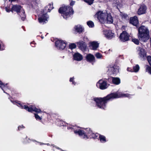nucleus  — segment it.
Listing matches in <instances>:
<instances>
[{"instance_id":"12","label":"nucleus","mask_w":151,"mask_h":151,"mask_svg":"<svg viewBox=\"0 0 151 151\" xmlns=\"http://www.w3.org/2000/svg\"><path fill=\"white\" fill-rule=\"evenodd\" d=\"M137 49L139 58L141 59H145L146 57V52L144 49L139 47L137 48Z\"/></svg>"},{"instance_id":"29","label":"nucleus","mask_w":151,"mask_h":151,"mask_svg":"<svg viewBox=\"0 0 151 151\" xmlns=\"http://www.w3.org/2000/svg\"><path fill=\"white\" fill-rule=\"evenodd\" d=\"M146 71L147 72L151 75V67L148 65H146L145 66Z\"/></svg>"},{"instance_id":"44","label":"nucleus","mask_w":151,"mask_h":151,"mask_svg":"<svg viewBox=\"0 0 151 151\" xmlns=\"http://www.w3.org/2000/svg\"><path fill=\"white\" fill-rule=\"evenodd\" d=\"M20 128H24V126H23V125H22L21 126H19L18 127V130H19Z\"/></svg>"},{"instance_id":"8","label":"nucleus","mask_w":151,"mask_h":151,"mask_svg":"<svg viewBox=\"0 0 151 151\" xmlns=\"http://www.w3.org/2000/svg\"><path fill=\"white\" fill-rule=\"evenodd\" d=\"M80 128V127H77L76 125V126L71 125L70 127H68V129H73L75 133L78 134L79 136H81L83 135L85 136L84 131L79 129Z\"/></svg>"},{"instance_id":"33","label":"nucleus","mask_w":151,"mask_h":151,"mask_svg":"<svg viewBox=\"0 0 151 151\" xmlns=\"http://www.w3.org/2000/svg\"><path fill=\"white\" fill-rule=\"evenodd\" d=\"M76 47V45L74 43H72L69 45V48L71 50L74 49Z\"/></svg>"},{"instance_id":"43","label":"nucleus","mask_w":151,"mask_h":151,"mask_svg":"<svg viewBox=\"0 0 151 151\" xmlns=\"http://www.w3.org/2000/svg\"><path fill=\"white\" fill-rule=\"evenodd\" d=\"M75 3V1H72L70 3V5L71 6H73L74 5Z\"/></svg>"},{"instance_id":"6","label":"nucleus","mask_w":151,"mask_h":151,"mask_svg":"<svg viewBox=\"0 0 151 151\" xmlns=\"http://www.w3.org/2000/svg\"><path fill=\"white\" fill-rule=\"evenodd\" d=\"M107 14L106 12L99 11L96 13L94 17H97L101 23H104L106 22V17Z\"/></svg>"},{"instance_id":"7","label":"nucleus","mask_w":151,"mask_h":151,"mask_svg":"<svg viewBox=\"0 0 151 151\" xmlns=\"http://www.w3.org/2000/svg\"><path fill=\"white\" fill-rule=\"evenodd\" d=\"M108 71L107 72L110 75L112 74H116L119 72V66L114 65H109L107 67Z\"/></svg>"},{"instance_id":"49","label":"nucleus","mask_w":151,"mask_h":151,"mask_svg":"<svg viewBox=\"0 0 151 151\" xmlns=\"http://www.w3.org/2000/svg\"><path fill=\"white\" fill-rule=\"evenodd\" d=\"M47 145H49V144H47Z\"/></svg>"},{"instance_id":"28","label":"nucleus","mask_w":151,"mask_h":151,"mask_svg":"<svg viewBox=\"0 0 151 151\" xmlns=\"http://www.w3.org/2000/svg\"><path fill=\"white\" fill-rule=\"evenodd\" d=\"M48 8V12H50V11L53 8V4H49L48 6L45 7V10Z\"/></svg>"},{"instance_id":"13","label":"nucleus","mask_w":151,"mask_h":151,"mask_svg":"<svg viewBox=\"0 0 151 151\" xmlns=\"http://www.w3.org/2000/svg\"><path fill=\"white\" fill-rule=\"evenodd\" d=\"M129 35L126 31H123L120 35L119 38L120 40L123 42L128 40Z\"/></svg>"},{"instance_id":"22","label":"nucleus","mask_w":151,"mask_h":151,"mask_svg":"<svg viewBox=\"0 0 151 151\" xmlns=\"http://www.w3.org/2000/svg\"><path fill=\"white\" fill-rule=\"evenodd\" d=\"M77 45L79 49L83 51H85V43L83 41L77 42Z\"/></svg>"},{"instance_id":"5","label":"nucleus","mask_w":151,"mask_h":151,"mask_svg":"<svg viewBox=\"0 0 151 151\" xmlns=\"http://www.w3.org/2000/svg\"><path fill=\"white\" fill-rule=\"evenodd\" d=\"M11 101L14 104H17L19 107H20L22 109H24L28 111L29 112H32L35 111L37 113H40L41 111V110L40 109H37L34 106H32L30 107H28L27 105H23L20 103H18L15 101H12L11 100Z\"/></svg>"},{"instance_id":"50","label":"nucleus","mask_w":151,"mask_h":151,"mask_svg":"<svg viewBox=\"0 0 151 151\" xmlns=\"http://www.w3.org/2000/svg\"><path fill=\"white\" fill-rule=\"evenodd\" d=\"M83 1L84 2H85V0H83Z\"/></svg>"},{"instance_id":"47","label":"nucleus","mask_w":151,"mask_h":151,"mask_svg":"<svg viewBox=\"0 0 151 151\" xmlns=\"http://www.w3.org/2000/svg\"><path fill=\"white\" fill-rule=\"evenodd\" d=\"M16 0H9V1H11V2L15 1Z\"/></svg>"},{"instance_id":"34","label":"nucleus","mask_w":151,"mask_h":151,"mask_svg":"<svg viewBox=\"0 0 151 151\" xmlns=\"http://www.w3.org/2000/svg\"><path fill=\"white\" fill-rule=\"evenodd\" d=\"M95 56L97 58L101 59L103 57L102 55L99 52L96 53L95 54Z\"/></svg>"},{"instance_id":"45","label":"nucleus","mask_w":151,"mask_h":151,"mask_svg":"<svg viewBox=\"0 0 151 151\" xmlns=\"http://www.w3.org/2000/svg\"><path fill=\"white\" fill-rule=\"evenodd\" d=\"M30 45L32 47H35V44L33 42H32L30 43Z\"/></svg>"},{"instance_id":"11","label":"nucleus","mask_w":151,"mask_h":151,"mask_svg":"<svg viewBox=\"0 0 151 151\" xmlns=\"http://www.w3.org/2000/svg\"><path fill=\"white\" fill-rule=\"evenodd\" d=\"M103 32L105 37L108 39H111L115 36L114 34L111 30L104 29Z\"/></svg>"},{"instance_id":"27","label":"nucleus","mask_w":151,"mask_h":151,"mask_svg":"<svg viewBox=\"0 0 151 151\" xmlns=\"http://www.w3.org/2000/svg\"><path fill=\"white\" fill-rule=\"evenodd\" d=\"M99 138L101 142L104 143L106 142V137L104 136L99 134Z\"/></svg>"},{"instance_id":"24","label":"nucleus","mask_w":151,"mask_h":151,"mask_svg":"<svg viewBox=\"0 0 151 151\" xmlns=\"http://www.w3.org/2000/svg\"><path fill=\"white\" fill-rule=\"evenodd\" d=\"M113 4L114 6H116L117 7H120L122 6L121 0H114L113 1Z\"/></svg>"},{"instance_id":"30","label":"nucleus","mask_w":151,"mask_h":151,"mask_svg":"<svg viewBox=\"0 0 151 151\" xmlns=\"http://www.w3.org/2000/svg\"><path fill=\"white\" fill-rule=\"evenodd\" d=\"M87 24L88 27L90 28L93 27L94 26L93 22L91 21L87 22Z\"/></svg>"},{"instance_id":"31","label":"nucleus","mask_w":151,"mask_h":151,"mask_svg":"<svg viewBox=\"0 0 151 151\" xmlns=\"http://www.w3.org/2000/svg\"><path fill=\"white\" fill-rule=\"evenodd\" d=\"M6 85H7V83L4 84V83H3L1 81H0V87L4 91V88L6 87Z\"/></svg>"},{"instance_id":"35","label":"nucleus","mask_w":151,"mask_h":151,"mask_svg":"<svg viewBox=\"0 0 151 151\" xmlns=\"http://www.w3.org/2000/svg\"><path fill=\"white\" fill-rule=\"evenodd\" d=\"M132 41L135 44L138 45L139 44V41L138 40L136 39H133Z\"/></svg>"},{"instance_id":"15","label":"nucleus","mask_w":151,"mask_h":151,"mask_svg":"<svg viewBox=\"0 0 151 151\" xmlns=\"http://www.w3.org/2000/svg\"><path fill=\"white\" fill-rule=\"evenodd\" d=\"M48 18L47 15L46 13L42 14L38 18L39 22L41 24H44L47 21Z\"/></svg>"},{"instance_id":"40","label":"nucleus","mask_w":151,"mask_h":151,"mask_svg":"<svg viewBox=\"0 0 151 151\" xmlns=\"http://www.w3.org/2000/svg\"><path fill=\"white\" fill-rule=\"evenodd\" d=\"M5 10L6 12H9L11 11V10H10L9 7L8 6H7L5 7Z\"/></svg>"},{"instance_id":"23","label":"nucleus","mask_w":151,"mask_h":151,"mask_svg":"<svg viewBox=\"0 0 151 151\" xmlns=\"http://www.w3.org/2000/svg\"><path fill=\"white\" fill-rule=\"evenodd\" d=\"M106 22L109 24L112 23L113 22L112 17L110 14L107 13L106 17Z\"/></svg>"},{"instance_id":"9","label":"nucleus","mask_w":151,"mask_h":151,"mask_svg":"<svg viewBox=\"0 0 151 151\" xmlns=\"http://www.w3.org/2000/svg\"><path fill=\"white\" fill-rule=\"evenodd\" d=\"M56 46L58 49L62 50L64 49L66 46V43L62 40H58L55 42Z\"/></svg>"},{"instance_id":"21","label":"nucleus","mask_w":151,"mask_h":151,"mask_svg":"<svg viewBox=\"0 0 151 151\" xmlns=\"http://www.w3.org/2000/svg\"><path fill=\"white\" fill-rule=\"evenodd\" d=\"M73 56L74 59L77 61H80L83 59L82 55L78 53H75Z\"/></svg>"},{"instance_id":"16","label":"nucleus","mask_w":151,"mask_h":151,"mask_svg":"<svg viewBox=\"0 0 151 151\" xmlns=\"http://www.w3.org/2000/svg\"><path fill=\"white\" fill-rule=\"evenodd\" d=\"M99 44L96 41L91 42L89 44V47L91 49L93 50H96L99 47Z\"/></svg>"},{"instance_id":"17","label":"nucleus","mask_w":151,"mask_h":151,"mask_svg":"<svg viewBox=\"0 0 151 151\" xmlns=\"http://www.w3.org/2000/svg\"><path fill=\"white\" fill-rule=\"evenodd\" d=\"M147 9V7L144 4L141 5L138 10V14L140 15L145 13Z\"/></svg>"},{"instance_id":"18","label":"nucleus","mask_w":151,"mask_h":151,"mask_svg":"<svg viewBox=\"0 0 151 151\" xmlns=\"http://www.w3.org/2000/svg\"><path fill=\"white\" fill-rule=\"evenodd\" d=\"M86 58L87 60L91 63L92 65H93L95 62V58L94 56L91 54H88L86 56Z\"/></svg>"},{"instance_id":"48","label":"nucleus","mask_w":151,"mask_h":151,"mask_svg":"<svg viewBox=\"0 0 151 151\" xmlns=\"http://www.w3.org/2000/svg\"><path fill=\"white\" fill-rule=\"evenodd\" d=\"M0 47H1V44H0ZM0 50H1V47H0Z\"/></svg>"},{"instance_id":"10","label":"nucleus","mask_w":151,"mask_h":151,"mask_svg":"<svg viewBox=\"0 0 151 151\" xmlns=\"http://www.w3.org/2000/svg\"><path fill=\"white\" fill-rule=\"evenodd\" d=\"M96 86L98 88L102 90L108 87L106 82L102 79L99 80L97 83Z\"/></svg>"},{"instance_id":"20","label":"nucleus","mask_w":151,"mask_h":151,"mask_svg":"<svg viewBox=\"0 0 151 151\" xmlns=\"http://www.w3.org/2000/svg\"><path fill=\"white\" fill-rule=\"evenodd\" d=\"M110 79L112 80V83L114 84L118 85L120 83V79L119 78L111 77Z\"/></svg>"},{"instance_id":"32","label":"nucleus","mask_w":151,"mask_h":151,"mask_svg":"<svg viewBox=\"0 0 151 151\" xmlns=\"http://www.w3.org/2000/svg\"><path fill=\"white\" fill-rule=\"evenodd\" d=\"M99 134L96 133V134H94L93 133H92V134L91 135V136H90V138H96L98 137V136H99Z\"/></svg>"},{"instance_id":"46","label":"nucleus","mask_w":151,"mask_h":151,"mask_svg":"<svg viewBox=\"0 0 151 151\" xmlns=\"http://www.w3.org/2000/svg\"><path fill=\"white\" fill-rule=\"evenodd\" d=\"M8 88V89H9V88H8V87L7 86V85L6 86L5 88H4V89L5 88ZM4 93H5V92L4 91Z\"/></svg>"},{"instance_id":"14","label":"nucleus","mask_w":151,"mask_h":151,"mask_svg":"<svg viewBox=\"0 0 151 151\" xmlns=\"http://www.w3.org/2000/svg\"><path fill=\"white\" fill-rule=\"evenodd\" d=\"M74 33L75 34H80L83 31L84 28L80 25L75 26L74 27Z\"/></svg>"},{"instance_id":"26","label":"nucleus","mask_w":151,"mask_h":151,"mask_svg":"<svg viewBox=\"0 0 151 151\" xmlns=\"http://www.w3.org/2000/svg\"><path fill=\"white\" fill-rule=\"evenodd\" d=\"M133 72L137 73L140 69V67L138 64L136 65H135L133 66Z\"/></svg>"},{"instance_id":"38","label":"nucleus","mask_w":151,"mask_h":151,"mask_svg":"<svg viewBox=\"0 0 151 151\" xmlns=\"http://www.w3.org/2000/svg\"><path fill=\"white\" fill-rule=\"evenodd\" d=\"M147 60L150 65L151 66V57L148 56L147 57Z\"/></svg>"},{"instance_id":"3","label":"nucleus","mask_w":151,"mask_h":151,"mask_svg":"<svg viewBox=\"0 0 151 151\" xmlns=\"http://www.w3.org/2000/svg\"><path fill=\"white\" fill-rule=\"evenodd\" d=\"M58 12L61 14L64 18L66 19L70 17L74 13L73 8L69 6H63L59 9Z\"/></svg>"},{"instance_id":"1","label":"nucleus","mask_w":151,"mask_h":151,"mask_svg":"<svg viewBox=\"0 0 151 151\" xmlns=\"http://www.w3.org/2000/svg\"><path fill=\"white\" fill-rule=\"evenodd\" d=\"M124 97H130V95L127 93L118 92L111 93L103 98H94V100L96 102V105L98 107L105 109L106 107V104L109 101L115 98Z\"/></svg>"},{"instance_id":"39","label":"nucleus","mask_w":151,"mask_h":151,"mask_svg":"<svg viewBox=\"0 0 151 151\" xmlns=\"http://www.w3.org/2000/svg\"><path fill=\"white\" fill-rule=\"evenodd\" d=\"M74 78L73 77V78H70V82H72L73 84L74 85H75L76 83V82H75L73 81Z\"/></svg>"},{"instance_id":"36","label":"nucleus","mask_w":151,"mask_h":151,"mask_svg":"<svg viewBox=\"0 0 151 151\" xmlns=\"http://www.w3.org/2000/svg\"><path fill=\"white\" fill-rule=\"evenodd\" d=\"M94 0H86V2L88 3V4L91 5L93 3Z\"/></svg>"},{"instance_id":"25","label":"nucleus","mask_w":151,"mask_h":151,"mask_svg":"<svg viewBox=\"0 0 151 151\" xmlns=\"http://www.w3.org/2000/svg\"><path fill=\"white\" fill-rule=\"evenodd\" d=\"M92 133L90 129L87 128L86 129V137L87 138H90Z\"/></svg>"},{"instance_id":"19","label":"nucleus","mask_w":151,"mask_h":151,"mask_svg":"<svg viewBox=\"0 0 151 151\" xmlns=\"http://www.w3.org/2000/svg\"><path fill=\"white\" fill-rule=\"evenodd\" d=\"M130 22L133 25L136 26L138 23L137 17L134 16L131 18L130 20Z\"/></svg>"},{"instance_id":"42","label":"nucleus","mask_w":151,"mask_h":151,"mask_svg":"<svg viewBox=\"0 0 151 151\" xmlns=\"http://www.w3.org/2000/svg\"><path fill=\"white\" fill-rule=\"evenodd\" d=\"M128 17V15L127 14H124L122 15V17L125 19L127 18Z\"/></svg>"},{"instance_id":"4","label":"nucleus","mask_w":151,"mask_h":151,"mask_svg":"<svg viewBox=\"0 0 151 151\" xmlns=\"http://www.w3.org/2000/svg\"><path fill=\"white\" fill-rule=\"evenodd\" d=\"M22 7L19 5H13L11 8V11L13 12H16L21 17V19L24 21L26 19V15L24 11L22 9Z\"/></svg>"},{"instance_id":"2","label":"nucleus","mask_w":151,"mask_h":151,"mask_svg":"<svg viewBox=\"0 0 151 151\" xmlns=\"http://www.w3.org/2000/svg\"><path fill=\"white\" fill-rule=\"evenodd\" d=\"M138 37L140 41L146 42L150 37L149 31L146 27L142 26L138 29Z\"/></svg>"},{"instance_id":"41","label":"nucleus","mask_w":151,"mask_h":151,"mask_svg":"<svg viewBox=\"0 0 151 151\" xmlns=\"http://www.w3.org/2000/svg\"><path fill=\"white\" fill-rule=\"evenodd\" d=\"M127 70L129 72H133L132 69L129 67L127 68Z\"/></svg>"},{"instance_id":"37","label":"nucleus","mask_w":151,"mask_h":151,"mask_svg":"<svg viewBox=\"0 0 151 151\" xmlns=\"http://www.w3.org/2000/svg\"><path fill=\"white\" fill-rule=\"evenodd\" d=\"M35 118L37 120H41V118L37 114H35Z\"/></svg>"}]
</instances>
